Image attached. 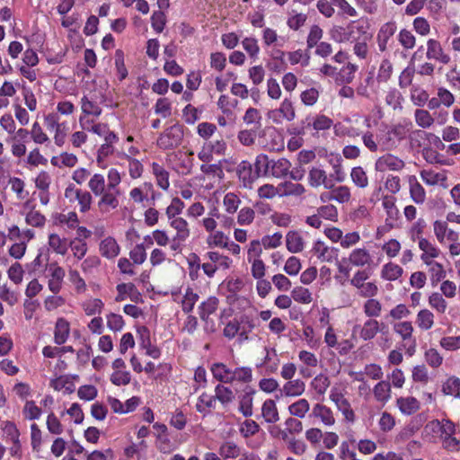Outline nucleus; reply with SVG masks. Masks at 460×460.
I'll return each instance as SVG.
<instances>
[{
    "mask_svg": "<svg viewBox=\"0 0 460 460\" xmlns=\"http://www.w3.org/2000/svg\"><path fill=\"white\" fill-rule=\"evenodd\" d=\"M117 296L115 297L116 302H121L129 297L132 301H137L139 293L137 292L136 286L132 283H120L116 287Z\"/></svg>",
    "mask_w": 460,
    "mask_h": 460,
    "instance_id": "31",
    "label": "nucleus"
},
{
    "mask_svg": "<svg viewBox=\"0 0 460 460\" xmlns=\"http://www.w3.org/2000/svg\"><path fill=\"white\" fill-rule=\"evenodd\" d=\"M262 147L270 152H278L284 149V139L276 129L265 131L261 141Z\"/></svg>",
    "mask_w": 460,
    "mask_h": 460,
    "instance_id": "17",
    "label": "nucleus"
},
{
    "mask_svg": "<svg viewBox=\"0 0 460 460\" xmlns=\"http://www.w3.org/2000/svg\"><path fill=\"white\" fill-rule=\"evenodd\" d=\"M48 244L54 252L61 255L66 254L68 249L67 239L54 233L49 234Z\"/></svg>",
    "mask_w": 460,
    "mask_h": 460,
    "instance_id": "51",
    "label": "nucleus"
},
{
    "mask_svg": "<svg viewBox=\"0 0 460 460\" xmlns=\"http://www.w3.org/2000/svg\"><path fill=\"white\" fill-rule=\"evenodd\" d=\"M149 193L152 194V199L155 200V190L153 183L145 181L141 185L132 188L128 192V197L133 203L144 205L145 201L149 200Z\"/></svg>",
    "mask_w": 460,
    "mask_h": 460,
    "instance_id": "14",
    "label": "nucleus"
},
{
    "mask_svg": "<svg viewBox=\"0 0 460 460\" xmlns=\"http://www.w3.org/2000/svg\"><path fill=\"white\" fill-rule=\"evenodd\" d=\"M408 182L410 186V194L411 199L416 204H422L426 199V192L424 188L418 181L415 175H411L408 177Z\"/></svg>",
    "mask_w": 460,
    "mask_h": 460,
    "instance_id": "36",
    "label": "nucleus"
},
{
    "mask_svg": "<svg viewBox=\"0 0 460 460\" xmlns=\"http://www.w3.org/2000/svg\"><path fill=\"white\" fill-rule=\"evenodd\" d=\"M120 248L113 237H106L100 243V252L107 259H113L119 253Z\"/></svg>",
    "mask_w": 460,
    "mask_h": 460,
    "instance_id": "33",
    "label": "nucleus"
},
{
    "mask_svg": "<svg viewBox=\"0 0 460 460\" xmlns=\"http://www.w3.org/2000/svg\"><path fill=\"white\" fill-rule=\"evenodd\" d=\"M213 377L225 384H232V369L223 363H214L210 367Z\"/></svg>",
    "mask_w": 460,
    "mask_h": 460,
    "instance_id": "43",
    "label": "nucleus"
},
{
    "mask_svg": "<svg viewBox=\"0 0 460 460\" xmlns=\"http://www.w3.org/2000/svg\"><path fill=\"white\" fill-rule=\"evenodd\" d=\"M396 405L404 415H411L420 409V402L412 396L398 398Z\"/></svg>",
    "mask_w": 460,
    "mask_h": 460,
    "instance_id": "41",
    "label": "nucleus"
},
{
    "mask_svg": "<svg viewBox=\"0 0 460 460\" xmlns=\"http://www.w3.org/2000/svg\"><path fill=\"white\" fill-rule=\"evenodd\" d=\"M268 119L273 123L279 125L286 121H292L296 118V111L293 102L290 98H285L279 108L270 110L268 114Z\"/></svg>",
    "mask_w": 460,
    "mask_h": 460,
    "instance_id": "3",
    "label": "nucleus"
},
{
    "mask_svg": "<svg viewBox=\"0 0 460 460\" xmlns=\"http://www.w3.org/2000/svg\"><path fill=\"white\" fill-rule=\"evenodd\" d=\"M297 357L302 364L299 368L300 374L304 377H310L312 373L309 367H315L318 365V358L316 355L311 351L302 349L298 352Z\"/></svg>",
    "mask_w": 460,
    "mask_h": 460,
    "instance_id": "20",
    "label": "nucleus"
},
{
    "mask_svg": "<svg viewBox=\"0 0 460 460\" xmlns=\"http://www.w3.org/2000/svg\"><path fill=\"white\" fill-rule=\"evenodd\" d=\"M383 305L374 297L367 299L363 304V312L369 319H375L381 315Z\"/></svg>",
    "mask_w": 460,
    "mask_h": 460,
    "instance_id": "56",
    "label": "nucleus"
},
{
    "mask_svg": "<svg viewBox=\"0 0 460 460\" xmlns=\"http://www.w3.org/2000/svg\"><path fill=\"white\" fill-rule=\"evenodd\" d=\"M214 397L226 408L234 402L235 396L230 387L217 385L215 387Z\"/></svg>",
    "mask_w": 460,
    "mask_h": 460,
    "instance_id": "48",
    "label": "nucleus"
},
{
    "mask_svg": "<svg viewBox=\"0 0 460 460\" xmlns=\"http://www.w3.org/2000/svg\"><path fill=\"white\" fill-rule=\"evenodd\" d=\"M307 15L303 13H297L292 10L288 13L287 25L292 31H298L306 22Z\"/></svg>",
    "mask_w": 460,
    "mask_h": 460,
    "instance_id": "64",
    "label": "nucleus"
},
{
    "mask_svg": "<svg viewBox=\"0 0 460 460\" xmlns=\"http://www.w3.org/2000/svg\"><path fill=\"white\" fill-rule=\"evenodd\" d=\"M120 190H115L111 189H106L101 195L97 207L102 213H108L111 210L116 209L119 205V196Z\"/></svg>",
    "mask_w": 460,
    "mask_h": 460,
    "instance_id": "9",
    "label": "nucleus"
},
{
    "mask_svg": "<svg viewBox=\"0 0 460 460\" xmlns=\"http://www.w3.org/2000/svg\"><path fill=\"white\" fill-rule=\"evenodd\" d=\"M254 393L252 389H245L243 394L239 396L238 410L244 417H251L252 415Z\"/></svg>",
    "mask_w": 460,
    "mask_h": 460,
    "instance_id": "32",
    "label": "nucleus"
},
{
    "mask_svg": "<svg viewBox=\"0 0 460 460\" xmlns=\"http://www.w3.org/2000/svg\"><path fill=\"white\" fill-rule=\"evenodd\" d=\"M115 146L102 144L97 149L96 163L100 168L107 167V159L112 155H117Z\"/></svg>",
    "mask_w": 460,
    "mask_h": 460,
    "instance_id": "55",
    "label": "nucleus"
},
{
    "mask_svg": "<svg viewBox=\"0 0 460 460\" xmlns=\"http://www.w3.org/2000/svg\"><path fill=\"white\" fill-rule=\"evenodd\" d=\"M168 225L175 231V234L170 244V249L175 252H181L184 243L190 235L188 221L183 217L167 220Z\"/></svg>",
    "mask_w": 460,
    "mask_h": 460,
    "instance_id": "1",
    "label": "nucleus"
},
{
    "mask_svg": "<svg viewBox=\"0 0 460 460\" xmlns=\"http://www.w3.org/2000/svg\"><path fill=\"white\" fill-rule=\"evenodd\" d=\"M453 423L454 422L447 418L433 420L426 424L424 430L428 434H437L439 438H441L444 434L451 431L450 427Z\"/></svg>",
    "mask_w": 460,
    "mask_h": 460,
    "instance_id": "22",
    "label": "nucleus"
},
{
    "mask_svg": "<svg viewBox=\"0 0 460 460\" xmlns=\"http://www.w3.org/2000/svg\"><path fill=\"white\" fill-rule=\"evenodd\" d=\"M183 138L182 127L175 124L166 128L158 137L157 146L162 149H171L181 145Z\"/></svg>",
    "mask_w": 460,
    "mask_h": 460,
    "instance_id": "4",
    "label": "nucleus"
},
{
    "mask_svg": "<svg viewBox=\"0 0 460 460\" xmlns=\"http://www.w3.org/2000/svg\"><path fill=\"white\" fill-rule=\"evenodd\" d=\"M338 249L317 240L312 247L313 254L322 262H332L338 259Z\"/></svg>",
    "mask_w": 460,
    "mask_h": 460,
    "instance_id": "12",
    "label": "nucleus"
},
{
    "mask_svg": "<svg viewBox=\"0 0 460 460\" xmlns=\"http://www.w3.org/2000/svg\"><path fill=\"white\" fill-rule=\"evenodd\" d=\"M418 246H419L420 250L422 252V253L420 255V259L424 264L427 263V261H435V259L438 258L440 254L439 248L437 247L436 244L431 243L427 238L420 239L418 242Z\"/></svg>",
    "mask_w": 460,
    "mask_h": 460,
    "instance_id": "25",
    "label": "nucleus"
},
{
    "mask_svg": "<svg viewBox=\"0 0 460 460\" xmlns=\"http://www.w3.org/2000/svg\"><path fill=\"white\" fill-rule=\"evenodd\" d=\"M416 325L422 331H429L435 323V314L432 311L428 308H423L418 311L416 314Z\"/></svg>",
    "mask_w": 460,
    "mask_h": 460,
    "instance_id": "27",
    "label": "nucleus"
},
{
    "mask_svg": "<svg viewBox=\"0 0 460 460\" xmlns=\"http://www.w3.org/2000/svg\"><path fill=\"white\" fill-rule=\"evenodd\" d=\"M55 225L66 226L68 228H75L78 226L79 219L75 212L58 213L53 217Z\"/></svg>",
    "mask_w": 460,
    "mask_h": 460,
    "instance_id": "52",
    "label": "nucleus"
},
{
    "mask_svg": "<svg viewBox=\"0 0 460 460\" xmlns=\"http://www.w3.org/2000/svg\"><path fill=\"white\" fill-rule=\"evenodd\" d=\"M448 433L444 434L440 438L442 447L450 452H457L460 450V439L456 437V425L453 423Z\"/></svg>",
    "mask_w": 460,
    "mask_h": 460,
    "instance_id": "34",
    "label": "nucleus"
},
{
    "mask_svg": "<svg viewBox=\"0 0 460 460\" xmlns=\"http://www.w3.org/2000/svg\"><path fill=\"white\" fill-rule=\"evenodd\" d=\"M397 31V24L394 21L385 22L379 28L376 34V43L379 51L385 52L387 49L388 43Z\"/></svg>",
    "mask_w": 460,
    "mask_h": 460,
    "instance_id": "13",
    "label": "nucleus"
},
{
    "mask_svg": "<svg viewBox=\"0 0 460 460\" xmlns=\"http://www.w3.org/2000/svg\"><path fill=\"white\" fill-rule=\"evenodd\" d=\"M393 331L402 339V341H408L414 338V328L411 321L395 322L393 324Z\"/></svg>",
    "mask_w": 460,
    "mask_h": 460,
    "instance_id": "42",
    "label": "nucleus"
},
{
    "mask_svg": "<svg viewBox=\"0 0 460 460\" xmlns=\"http://www.w3.org/2000/svg\"><path fill=\"white\" fill-rule=\"evenodd\" d=\"M172 296L174 302L181 304L185 313H190L199 300V295L190 287L172 290Z\"/></svg>",
    "mask_w": 460,
    "mask_h": 460,
    "instance_id": "5",
    "label": "nucleus"
},
{
    "mask_svg": "<svg viewBox=\"0 0 460 460\" xmlns=\"http://www.w3.org/2000/svg\"><path fill=\"white\" fill-rule=\"evenodd\" d=\"M349 263L355 267L371 266L374 262L373 256L366 248H355L349 254Z\"/></svg>",
    "mask_w": 460,
    "mask_h": 460,
    "instance_id": "18",
    "label": "nucleus"
},
{
    "mask_svg": "<svg viewBox=\"0 0 460 460\" xmlns=\"http://www.w3.org/2000/svg\"><path fill=\"white\" fill-rule=\"evenodd\" d=\"M78 163V158L75 155L68 152H63L58 155H54L50 159V164L58 168L68 167L72 168Z\"/></svg>",
    "mask_w": 460,
    "mask_h": 460,
    "instance_id": "37",
    "label": "nucleus"
},
{
    "mask_svg": "<svg viewBox=\"0 0 460 460\" xmlns=\"http://www.w3.org/2000/svg\"><path fill=\"white\" fill-rule=\"evenodd\" d=\"M206 255L209 261L217 266L218 270H229L233 265V260L231 258L218 252L210 251L208 252Z\"/></svg>",
    "mask_w": 460,
    "mask_h": 460,
    "instance_id": "50",
    "label": "nucleus"
},
{
    "mask_svg": "<svg viewBox=\"0 0 460 460\" xmlns=\"http://www.w3.org/2000/svg\"><path fill=\"white\" fill-rule=\"evenodd\" d=\"M311 416L320 420L325 426L331 427L335 424V417L332 410L323 403L318 402L313 406Z\"/></svg>",
    "mask_w": 460,
    "mask_h": 460,
    "instance_id": "19",
    "label": "nucleus"
},
{
    "mask_svg": "<svg viewBox=\"0 0 460 460\" xmlns=\"http://www.w3.org/2000/svg\"><path fill=\"white\" fill-rule=\"evenodd\" d=\"M428 303L429 305L439 314H445L448 306L445 296L439 292H432L428 297Z\"/></svg>",
    "mask_w": 460,
    "mask_h": 460,
    "instance_id": "54",
    "label": "nucleus"
},
{
    "mask_svg": "<svg viewBox=\"0 0 460 460\" xmlns=\"http://www.w3.org/2000/svg\"><path fill=\"white\" fill-rule=\"evenodd\" d=\"M330 384L331 383L329 377L326 375L321 373L312 379L310 386L315 392V394L323 396L329 388Z\"/></svg>",
    "mask_w": 460,
    "mask_h": 460,
    "instance_id": "62",
    "label": "nucleus"
},
{
    "mask_svg": "<svg viewBox=\"0 0 460 460\" xmlns=\"http://www.w3.org/2000/svg\"><path fill=\"white\" fill-rule=\"evenodd\" d=\"M241 447L234 441L226 440L220 445L218 454L224 460L235 459L241 455Z\"/></svg>",
    "mask_w": 460,
    "mask_h": 460,
    "instance_id": "38",
    "label": "nucleus"
},
{
    "mask_svg": "<svg viewBox=\"0 0 460 460\" xmlns=\"http://www.w3.org/2000/svg\"><path fill=\"white\" fill-rule=\"evenodd\" d=\"M402 273L403 269L400 265L389 261L383 265L380 277L386 281H395L402 277Z\"/></svg>",
    "mask_w": 460,
    "mask_h": 460,
    "instance_id": "35",
    "label": "nucleus"
},
{
    "mask_svg": "<svg viewBox=\"0 0 460 460\" xmlns=\"http://www.w3.org/2000/svg\"><path fill=\"white\" fill-rule=\"evenodd\" d=\"M138 340H139V346L142 349L145 350L146 355L154 358L157 359L161 357V349L155 344L152 343L151 338H150V331L146 326H140L137 330Z\"/></svg>",
    "mask_w": 460,
    "mask_h": 460,
    "instance_id": "7",
    "label": "nucleus"
},
{
    "mask_svg": "<svg viewBox=\"0 0 460 460\" xmlns=\"http://www.w3.org/2000/svg\"><path fill=\"white\" fill-rule=\"evenodd\" d=\"M305 384L301 379L288 380L280 389V395L285 397H298L305 393Z\"/></svg>",
    "mask_w": 460,
    "mask_h": 460,
    "instance_id": "24",
    "label": "nucleus"
},
{
    "mask_svg": "<svg viewBox=\"0 0 460 460\" xmlns=\"http://www.w3.org/2000/svg\"><path fill=\"white\" fill-rule=\"evenodd\" d=\"M287 249L292 253H297L304 250L305 243L301 234L295 231H290L286 235Z\"/></svg>",
    "mask_w": 460,
    "mask_h": 460,
    "instance_id": "46",
    "label": "nucleus"
},
{
    "mask_svg": "<svg viewBox=\"0 0 460 460\" xmlns=\"http://www.w3.org/2000/svg\"><path fill=\"white\" fill-rule=\"evenodd\" d=\"M345 27L349 42H355L367 34L369 23L367 19L361 18L349 21Z\"/></svg>",
    "mask_w": 460,
    "mask_h": 460,
    "instance_id": "8",
    "label": "nucleus"
},
{
    "mask_svg": "<svg viewBox=\"0 0 460 460\" xmlns=\"http://www.w3.org/2000/svg\"><path fill=\"white\" fill-rule=\"evenodd\" d=\"M291 167L290 162L286 158L272 160L270 174L275 178H282L289 172Z\"/></svg>",
    "mask_w": 460,
    "mask_h": 460,
    "instance_id": "47",
    "label": "nucleus"
},
{
    "mask_svg": "<svg viewBox=\"0 0 460 460\" xmlns=\"http://www.w3.org/2000/svg\"><path fill=\"white\" fill-rule=\"evenodd\" d=\"M229 237L222 231H215L208 234L206 243L209 248H225Z\"/></svg>",
    "mask_w": 460,
    "mask_h": 460,
    "instance_id": "63",
    "label": "nucleus"
},
{
    "mask_svg": "<svg viewBox=\"0 0 460 460\" xmlns=\"http://www.w3.org/2000/svg\"><path fill=\"white\" fill-rule=\"evenodd\" d=\"M88 188L92 196L98 197L107 189L106 180L103 174L94 173L88 181Z\"/></svg>",
    "mask_w": 460,
    "mask_h": 460,
    "instance_id": "49",
    "label": "nucleus"
},
{
    "mask_svg": "<svg viewBox=\"0 0 460 460\" xmlns=\"http://www.w3.org/2000/svg\"><path fill=\"white\" fill-rule=\"evenodd\" d=\"M81 307L87 316H95L102 313L104 303L100 298L91 297L83 301Z\"/></svg>",
    "mask_w": 460,
    "mask_h": 460,
    "instance_id": "39",
    "label": "nucleus"
},
{
    "mask_svg": "<svg viewBox=\"0 0 460 460\" xmlns=\"http://www.w3.org/2000/svg\"><path fill=\"white\" fill-rule=\"evenodd\" d=\"M405 164L403 160L393 154L387 153L379 156L375 163L376 172H385L386 171L399 172L402 170Z\"/></svg>",
    "mask_w": 460,
    "mask_h": 460,
    "instance_id": "6",
    "label": "nucleus"
},
{
    "mask_svg": "<svg viewBox=\"0 0 460 460\" xmlns=\"http://www.w3.org/2000/svg\"><path fill=\"white\" fill-rule=\"evenodd\" d=\"M380 323L376 319L367 320L359 332V336L364 341H370L380 332Z\"/></svg>",
    "mask_w": 460,
    "mask_h": 460,
    "instance_id": "45",
    "label": "nucleus"
},
{
    "mask_svg": "<svg viewBox=\"0 0 460 460\" xmlns=\"http://www.w3.org/2000/svg\"><path fill=\"white\" fill-rule=\"evenodd\" d=\"M30 136L36 145H46L48 146L51 144L49 137L42 129L39 122L32 124Z\"/></svg>",
    "mask_w": 460,
    "mask_h": 460,
    "instance_id": "61",
    "label": "nucleus"
},
{
    "mask_svg": "<svg viewBox=\"0 0 460 460\" xmlns=\"http://www.w3.org/2000/svg\"><path fill=\"white\" fill-rule=\"evenodd\" d=\"M218 306V299L216 296H209L199 306V314L202 321L206 323V329L210 328L214 331V323H209V316L214 314Z\"/></svg>",
    "mask_w": 460,
    "mask_h": 460,
    "instance_id": "16",
    "label": "nucleus"
},
{
    "mask_svg": "<svg viewBox=\"0 0 460 460\" xmlns=\"http://www.w3.org/2000/svg\"><path fill=\"white\" fill-rule=\"evenodd\" d=\"M261 416L267 423L273 424L279 420V414L276 402L267 399L261 405Z\"/></svg>",
    "mask_w": 460,
    "mask_h": 460,
    "instance_id": "28",
    "label": "nucleus"
},
{
    "mask_svg": "<svg viewBox=\"0 0 460 460\" xmlns=\"http://www.w3.org/2000/svg\"><path fill=\"white\" fill-rule=\"evenodd\" d=\"M80 105H81L82 113L84 115H89V116L98 118L102 112L101 106L96 102L90 100L85 95H84L81 98Z\"/></svg>",
    "mask_w": 460,
    "mask_h": 460,
    "instance_id": "58",
    "label": "nucleus"
},
{
    "mask_svg": "<svg viewBox=\"0 0 460 460\" xmlns=\"http://www.w3.org/2000/svg\"><path fill=\"white\" fill-rule=\"evenodd\" d=\"M288 411L291 416L297 419H304L310 411V403L308 400L300 398L289 404Z\"/></svg>",
    "mask_w": 460,
    "mask_h": 460,
    "instance_id": "44",
    "label": "nucleus"
},
{
    "mask_svg": "<svg viewBox=\"0 0 460 460\" xmlns=\"http://www.w3.org/2000/svg\"><path fill=\"white\" fill-rule=\"evenodd\" d=\"M433 231L438 242L442 245L459 239V234L449 228L447 221L436 220L433 223Z\"/></svg>",
    "mask_w": 460,
    "mask_h": 460,
    "instance_id": "10",
    "label": "nucleus"
},
{
    "mask_svg": "<svg viewBox=\"0 0 460 460\" xmlns=\"http://www.w3.org/2000/svg\"><path fill=\"white\" fill-rule=\"evenodd\" d=\"M21 214L24 217L26 225L42 228L46 224V217L36 209H31V211H23Z\"/></svg>",
    "mask_w": 460,
    "mask_h": 460,
    "instance_id": "53",
    "label": "nucleus"
},
{
    "mask_svg": "<svg viewBox=\"0 0 460 460\" xmlns=\"http://www.w3.org/2000/svg\"><path fill=\"white\" fill-rule=\"evenodd\" d=\"M428 266V272L429 276L430 283L433 287L437 286L439 282H441L447 276V271L444 269V266L436 261H427L425 263Z\"/></svg>",
    "mask_w": 460,
    "mask_h": 460,
    "instance_id": "30",
    "label": "nucleus"
},
{
    "mask_svg": "<svg viewBox=\"0 0 460 460\" xmlns=\"http://www.w3.org/2000/svg\"><path fill=\"white\" fill-rule=\"evenodd\" d=\"M241 44L252 60L255 61L258 59L260 46L258 40L255 37H245L242 40Z\"/></svg>",
    "mask_w": 460,
    "mask_h": 460,
    "instance_id": "59",
    "label": "nucleus"
},
{
    "mask_svg": "<svg viewBox=\"0 0 460 460\" xmlns=\"http://www.w3.org/2000/svg\"><path fill=\"white\" fill-rule=\"evenodd\" d=\"M421 180L427 185H441L443 187L446 186L447 175L443 172H435L433 170H422L420 172Z\"/></svg>",
    "mask_w": 460,
    "mask_h": 460,
    "instance_id": "40",
    "label": "nucleus"
},
{
    "mask_svg": "<svg viewBox=\"0 0 460 460\" xmlns=\"http://www.w3.org/2000/svg\"><path fill=\"white\" fill-rule=\"evenodd\" d=\"M70 336V323L64 317L57 319L54 328V342L60 346L65 344Z\"/></svg>",
    "mask_w": 460,
    "mask_h": 460,
    "instance_id": "23",
    "label": "nucleus"
},
{
    "mask_svg": "<svg viewBox=\"0 0 460 460\" xmlns=\"http://www.w3.org/2000/svg\"><path fill=\"white\" fill-rule=\"evenodd\" d=\"M237 176L241 185L245 189H252L257 175L252 172V165L247 161H243L237 167Z\"/></svg>",
    "mask_w": 460,
    "mask_h": 460,
    "instance_id": "21",
    "label": "nucleus"
},
{
    "mask_svg": "<svg viewBox=\"0 0 460 460\" xmlns=\"http://www.w3.org/2000/svg\"><path fill=\"white\" fill-rule=\"evenodd\" d=\"M151 170L155 178L156 185L162 190H167L170 187L169 172L162 164L156 162L151 164Z\"/></svg>",
    "mask_w": 460,
    "mask_h": 460,
    "instance_id": "29",
    "label": "nucleus"
},
{
    "mask_svg": "<svg viewBox=\"0 0 460 460\" xmlns=\"http://www.w3.org/2000/svg\"><path fill=\"white\" fill-rule=\"evenodd\" d=\"M426 57L428 59L438 61L443 65H447L451 61L449 54H447L441 43L435 39L427 40Z\"/></svg>",
    "mask_w": 460,
    "mask_h": 460,
    "instance_id": "11",
    "label": "nucleus"
},
{
    "mask_svg": "<svg viewBox=\"0 0 460 460\" xmlns=\"http://www.w3.org/2000/svg\"><path fill=\"white\" fill-rule=\"evenodd\" d=\"M442 392L446 395L460 398V378L456 376H449L442 385Z\"/></svg>",
    "mask_w": 460,
    "mask_h": 460,
    "instance_id": "60",
    "label": "nucleus"
},
{
    "mask_svg": "<svg viewBox=\"0 0 460 460\" xmlns=\"http://www.w3.org/2000/svg\"><path fill=\"white\" fill-rule=\"evenodd\" d=\"M47 270L49 276L48 282L49 289L53 294H58L62 288V283L65 277V270L57 263L49 264L47 267Z\"/></svg>",
    "mask_w": 460,
    "mask_h": 460,
    "instance_id": "15",
    "label": "nucleus"
},
{
    "mask_svg": "<svg viewBox=\"0 0 460 460\" xmlns=\"http://www.w3.org/2000/svg\"><path fill=\"white\" fill-rule=\"evenodd\" d=\"M64 196L70 203L77 202L81 213H86L91 209L93 196L90 191L69 183L65 189Z\"/></svg>",
    "mask_w": 460,
    "mask_h": 460,
    "instance_id": "2",
    "label": "nucleus"
},
{
    "mask_svg": "<svg viewBox=\"0 0 460 460\" xmlns=\"http://www.w3.org/2000/svg\"><path fill=\"white\" fill-rule=\"evenodd\" d=\"M308 181L312 187L323 185L326 189H332L333 186L332 182L327 179L326 172L318 167H313L309 171Z\"/></svg>",
    "mask_w": 460,
    "mask_h": 460,
    "instance_id": "26",
    "label": "nucleus"
},
{
    "mask_svg": "<svg viewBox=\"0 0 460 460\" xmlns=\"http://www.w3.org/2000/svg\"><path fill=\"white\" fill-rule=\"evenodd\" d=\"M373 394L377 402L385 403L391 398V385L387 381L378 382L373 389Z\"/></svg>",
    "mask_w": 460,
    "mask_h": 460,
    "instance_id": "57",
    "label": "nucleus"
}]
</instances>
